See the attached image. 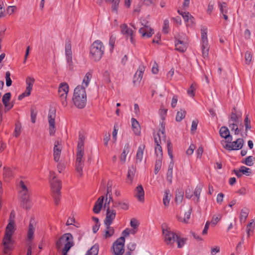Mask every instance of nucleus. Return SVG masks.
<instances>
[{
  "mask_svg": "<svg viewBox=\"0 0 255 255\" xmlns=\"http://www.w3.org/2000/svg\"><path fill=\"white\" fill-rule=\"evenodd\" d=\"M144 71V67L143 66H140L139 67L138 69L136 72V73L134 74L133 82L134 85H136V84H138L141 81L143 73Z\"/></svg>",
  "mask_w": 255,
  "mask_h": 255,
  "instance_id": "nucleus-14",
  "label": "nucleus"
},
{
  "mask_svg": "<svg viewBox=\"0 0 255 255\" xmlns=\"http://www.w3.org/2000/svg\"><path fill=\"white\" fill-rule=\"evenodd\" d=\"M220 136L227 139V142H231L232 140V136L230 134V131L227 127L223 126L219 130Z\"/></svg>",
  "mask_w": 255,
  "mask_h": 255,
  "instance_id": "nucleus-13",
  "label": "nucleus"
},
{
  "mask_svg": "<svg viewBox=\"0 0 255 255\" xmlns=\"http://www.w3.org/2000/svg\"><path fill=\"white\" fill-rule=\"evenodd\" d=\"M202 185H197L194 191L193 195L196 198V199L195 200L194 198L193 200L196 203H198L199 202L200 196L202 191Z\"/></svg>",
  "mask_w": 255,
  "mask_h": 255,
  "instance_id": "nucleus-29",
  "label": "nucleus"
},
{
  "mask_svg": "<svg viewBox=\"0 0 255 255\" xmlns=\"http://www.w3.org/2000/svg\"><path fill=\"white\" fill-rule=\"evenodd\" d=\"M162 164V159H157L155 163L154 173L157 174L161 168Z\"/></svg>",
  "mask_w": 255,
  "mask_h": 255,
  "instance_id": "nucleus-49",
  "label": "nucleus"
},
{
  "mask_svg": "<svg viewBox=\"0 0 255 255\" xmlns=\"http://www.w3.org/2000/svg\"><path fill=\"white\" fill-rule=\"evenodd\" d=\"M130 224L131 227L133 228L137 229L139 223L135 219L132 218L130 220Z\"/></svg>",
  "mask_w": 255,
  "mask_h": 255,
  "instance_id": "nucleus-63",
  "label": "nucleus"
},
{
  "mask_svg": "<svg viewBox=\"0 0 255 255\" xmlns=\"http://www.w3.org/2000/svg\"><path fill=\"white\" fill-rule=\"evenodd\" d=\"M139 32L143 37L146 36L147 37H151L153 33V29L146 24L144 27L139 29Z\"/></svg>",
  "mask_w": 255,
  "mask_h": 255,
  "instance_id": "nucleus-16",
  "label": "nucleus"
},
{
  "mask_svg": "<svg viewBox=\"0 0 255 255\" xmlns=\"http://www.w3.org/2000/svg\"><path fill=\"white\" fill-rule=\"evenodd\" d=\"M229 122H233V123H241V126H242V119L241 116L240 115H237L234 111H233L231 113L230 120L229 121Z\"/></svg>",
  "mask_w": 255,
  "mask_h": 255,
  "instance_id": "nucleus-27",
  "label": "nucleus"
},
{
  "mask_svg": "<svg viewBox=\"0 0 255 255\" xmlns=\"http://www.w3.org/2000/svg\"><path fill=\"white\" fill-rule=\"evenodd\" d=\"M175 49L180 52H184L187 48V45L183 41L177 40L175 42Z\"/></svg>",
  "mask_w": 255,
  "mask_h": 255,
  "instance_id": "nucleus-20",
  "label": "nucleus"
},
{
  "mask_svg": "<svg viewBox=\"0 0 255 255\" xmlns=\"http://www.w3.org/2000/svg\"><path fill=\"white\" fill-rule=\"evenodd\" d=\"M245 59L246 61V63L249 64L252 61V55L251 53L249 51H247L245 53Z\"/></svg>",
  "mask_w": 255,
  "mask_h": 255,
  "instance_id": "nucleus-61",
  "label": "nucleus"
},
{
  "mask_svg": "<svg viewBox=\"0 0 255 255\" xmlns=\"http://www.w3.org/2000/svg\"><path fill=\"white\" fill-rule=\"evenodd\" d=\"M37 113L34 111V110L31 109L30 110V116H31V121L32 123H35L36 121Z\"/></svg>",
  "mask_w": 255,
  "mask_h": 255,
  "instance_id": "nucleus-64",
  "label": "nucleus"
},
{
  "mask_svg": "<svg viewBox=\"0 0 255 255\" xmlns=\"http://www.w3.org/2000/svg\"><path fill=\"white\" fill-rule=\"evenodd\" d=\"M198 124V121L197 120H194L192 122L191 132L194 133V132L197 129V126Z\"/></svg>",
  "mask_w": 255,
  "mask_h": 255,
  "instance_id": "nucleus-62",
  "label": "nucleus"
},
{
  "mask_svg": "<svg viewBox=\"0 0 255 255\" xmlns=\"http://www.w3.org/2000/svg\"><path fill=\"white\" fill-rule=\"evenodd\" d=\"M51 189L52 192H56V189H58L59 186V192L61 189V183L59 179H55V180H51Z\"/></svg>",
  "mask_w": 255,
  "mask_h": 255,
  "instance_id": "nucleus-23",
  "label": "nucleus"
},
{
  "mask_svg": "<svg viewBox=\"0 0 255 255\" xmlns=\"http://www.w3.org/2000/svg\"><path fill=\"white\" fill-rule=\"evenodd\" d=\"M65 52L66 61L70 69L72 68V52L71 50V44L69 40L66 41L65 46Z\"/></svg>",
  "mask_w": 255,
  "mask_h": 255,
  "instance_id": "nucleus-11",
  "label": "nucleus"
},
{
  "mask_svg": "<svg viewBox=\"0 0 255 255\" xmlns=\"http://www.w3.org/2000/svg\"><path fill=\"white\" fill-rule=\"evenodd\" d=\"M56 192H52V196L54 199V203L56 205H58L59 204L60 201L61 192H59V187L58 189H56Z\"/></svg>",
  "mask_w": 255,
  "mask_h": 255,
  "instance_id": "nucleus-34",
  "label": "nucleus"
},
{
  "mask_svg": "<svg viewBox=\"0 0 255 255\" xmlns=\"http://www.w3.org/2000/svg\"><path fill=\"white\" fill-rule=\"evenodd\" d=\"M221 219V216L220 214L218 215L217 216H214L211 221L212 225L213 226H215Z\"/></svg>",
  "mask_w": 255,
  "mask_h": 255,
  "instance_id": "nucleus-57",
  "label": "nucleus"
},
{
  "mask_svg": "<svg viewBox=\"0 0 255 255\" xmlns=\"http://www.w3.org/2000/svg\"><path fill=\"white\" fill-rule=\"evenodd\" d=\"M110 200L107 203V201H106V203L105 204V207H107V212H106V217L104 220V224L105 225H111L114 220L116 218V212L114 209H111L110 208L109 204L111 200H112V197L111 195H109ZM107 200V198L106 199Z\"/></svg>",
  "mask_w": 255,
  "mask_h": 255,
  "instance_id": "nucleus-6",
  "label": "nucleus"
},
{
  "mask_svg": "<svg viewBox=\"0 0 255 255\" xmlns=\"http://www.w3.org/2000/svg\"><path fill=\"white\" fill-rule=\"evenodd\" d=\"M219 8L222 13H227L228 10L227 9V4L226 2L219 3Z\"/></svg>",
  "mask_w": 255,
  "mask_h": 255,
  "instance_id": "nucleus-52",
  "label": "nucleus"
},
{
  "mask_svg": "<svg viewBox=\"0 0 255 255\" xmlns=\"http://www.w3.org/2000/svg\"><path fill=\"white\" fill-rule=\"evenodd\" d=\"M129 145L128 143H127L125 146L124 150L121 154V160L123 161V162H125L126 161V157L128 154V153L129 152Z\"/></svg>",
  "mask_w": 255,
  "mask_h": 255,
  "instance_id": "nucleus-32",
  "label": "nucleus"
},
{
  "mask_svg": "<svg viewBox=\"0 0 255 255\" xmlns=\"http://www.w3.org/2000/svg\"><path fill=\"white\" fill-rule=\"evenodd\" d=\"M56 110L55 108H50L49 110L48 119L49 124H55Z\"/></svg>",
  "mask_w": 255,
  "mask_h": 255,
  "instance_id": "nucleus-24",
  "label": "nucleus"
},
{
  "mask_svg": "<svg viewBox=\"0 0 255 255\" xmlns=\"http://www.w3.org/2000/svg\"><path fill=\"white\" fill-rule=\"evenodd\" d=\"M195 88L194 86V84H192L187 90L188 95L190 97H194L195 95Z\"/></svg>",
  "mask_w": 255,
  "mask_h": 255,
  "instance_id": "nucleus-59",
  "label": "nucleus"
},
{
  "mask_svg": "<svg viewBox=\"0 0 255 255\" xmlns=\"http://www.w3.org/2000/svg\"><path fill=\"white\" fill-rule=\"evenodd\" d=\"M144 149V145H140L137 149L136 154V162H141L142 159L143 155V150Z\"/></svg>",
  "mask_w": 255,
  "mask_h": 255,
  "instance_id": "nucleus-26",
  "label": "nucleus"
},
{
  "mask_svg": "<svg viewBox=\"0 0 255 255\" xmlns=\"http://www.w3.org/2000/svg\"><path fill=\"white\" fill-rule=\"evenodd\" d=\"M5 80L6 86H10L12 84V81L10 79V73L9 71H7L5 73Z\"/></svg>",
  "mask_w": 255,
  "mask_h": 255,
  "instance_id": "nucleus-55",
  "label": "nucleus"
},
{
  "mask_svg": "<svg viewBox=\"0 0 255 255\" xmlns=\"http://www.w3.org/2000/svg\"><path fill=\"white\" fill-rule=\"evenodd\" d=\"M85 136L82 132H79L78 142L77 147L76 158L75 162L76 171L79 177L83 175V168L84 166L85 158L84 157Z\"/></svg>",
  "mask_w": 255,
  "mask_h": 255,
  "instance_id": "nucleus-1",
  "label": "nucleus"
},
{
  "mask_svg": "<svg viewBox=\"0 0 255 255\" xmlns=\"http://www.w3.org/2000/svg\"><path fill=\"white\" fill-rule=\"evenodd\" d=\"M91 78L92 74L90 72H87L84 77L82 85L84 86V89L88 87Z\"/></svg>",
  "mask_w": 255,
  "mask_h": 255,
  "instance_id": "nucleus-35",
  "label": "nucleus"
},
{
  "mask_svg": "<svg viewBox=\"0 0 255 255\" xmlns=\"http://www.w3.org/2000/svg\"><path fill=\"white\" fill-rule=\"evenodd\" d=\"M125 238L121 237L118 239L113 245V249L115 255H122L124 253Z\"/></svg>",
  "mask_w": 255,
  "mask_h": 255,
  "instance_id": "nucleus-8",
  "label": "nucleus"
},
{
  "mask_svg": "<svg viewBox=\"0 0 255 255\" xmlns=\"http://www.w3.org/2000/svg\"><path fill=\"white\" fill-rule=\"evenodd\" d=\"M136 172V167L133 165H131L128 168L127 182L129 184H131L132 182L133 179L134 177L135 173Z\"/></svg>",
  "mask_w": 255,
  "mask_h": 255,
  "instance_id": "nucleus-17",
  "label": "nucleus"
},
{
  "mask_svg": "<svg viewBox=\"0 0 255 255\" xmlns=\"http://www.w3.org/2000/svg\"><path fill=\"white\" fill-rule=\"evenodd\" d=\"M201 33L202 43H208L207 39V28L203 27L201 29Z\"/></svg>",
  "mask_w": 255,
  "mask_h": 255,
  "instance_id": "nucleus-38",
  "label": "nucleus"
},
{
  "mask_svg": "<svg viewBox=\"0 0 255 255\" xmlns=\"http://www.w3.org/2000/svg\"><path fill=\"white\" fill-rule=\"evenodd\" d=\"M209 49V48L208 46V43H202V55L204 58L207 57L208 56Z\"/></svg>",
  "mask_w": 255,
  "mask_h": 255,
  "instance_id": "nucleus-47",
  "label": "nucleus"
},
{
  "mask_svg": "<svg viewBox=\"0 0 255 255\" xmlns=\"http://www.w3.org/2000/svg\"><path fill=\"white\" fill-rule=\"evenodd\" d=\"M64 244L63 255H67V253L73 245V237L71 234H65L61 236L56 242V247L60 249Z\"/></svg>",
  "mask_w": 255,
  "mask_h": 255,
  "instance_id": "nucleus-5",
  "label": "nucleus"
},
{
  "mask_svg": "<svg viewBox=\"0 0 255 255\" xmlns=\"http://www.w3.org/2000/svg\"><path fill=\"white\" fill-rule=\"evenodd\" d=\"M249 212V209L246 208H245L241 210L240 217L241 221H242L243 220L245 221L246 220L248 216Z\"/></svg>",
  "mask_w": 255,
  "mask_h": 255,
  "instance_id": "nucleus-43",
  "label": "nucleus"
},
{
  "mask_svg": "<svg viewBox=\"0 0 255 255\" xmlns=\"http://www.w3.org/2000/svg\"><path fill=\"white\" fill-rule=\"evenodd\" d=\"M134 196L139 201L141 202H144V191L141 185H139L136 187Z\"/></svg>",
  "mask_w": 255,
  "mask_h": 255,
  "instance_id": "nucleus-15",
  "label": "nucleus"
},
{
  "mask_svg": "<svg viewBox=\"0 0 255 255\" xmlns=\"http://www.w3.org/2000/svg\"><path fill=\"white\" fill-rule=\"evenodd\" d=\"M69 91V86L66 83H61L58 89V94L63 106L67 105V96Z\"/></svg>",
  "mask_w": 255,
  "mask_h": 255,
  "instance_id": "nucleus-9",
  "label": "nucleus"
},
{
  "mask_svg": "<svg viewBox=\"0 0 255 255\" xmlns=\"http://www.w3.org/2000/svg\"><path fill=\"white\" fill-rule=\"evenodd\" d=\"M131 121V126L134 133L136 135H139L140 133V127L138 122L134 118H132Z\"/></svg>",
  "mask_w": 255,
  "mask_h": 255,
  "instance_id": "nucleus-21",
  "label": "nucleus"
},
{
  "mask_svg": "<svg viewBox=\"0 0 255 255\" xmlns=\"http://www.w3.org/2000/svg\"><path fill=\"white\" fill-rule=\"evenodd\" d=\"M169 27V21L167 19H165L163 22V26L162 28V31L164 33L167 34L168 31V28Z\"/></svg>",
  "mask_w": 255,
  "mask_h": 255,
  "instance_id": "nucleus-60",
  "label": "nucleus"
},
{
  "mask_svg": "<svg viewBox=\"0 0 255 255\" xmlns=\"http://www.w3.org/2000/svg\"><path fill=\"white\" fill-rule=\"evenodd\" d=\"M73 102L77 108L83 109L86 106L87 102V96L85 89L83 86H78L74 89Z\"/></svg>",
  "mask_w": 255,
  "mask_h": 255,
  "instance_id": "nucleus-3",
  "label": "nucleus"
},
{
  "mask_svg": "<svg viewBox=\"0 0 255 255\" xmlns=\"http://www.w3.org/2000/svg\"><path fill=\"white\" fill-rule=\"evenodd\" d=\"M183 19L187 22V26H192L194 24V17L189 12L184 16Z\"/></svg>",
  "mask_w": 255,
  "mask_h": 255,
  "instance_id": "nucleus-36",
  "label": "nucleus"
},
{
  "mask_svg": "<svg viewBox=\"0 0 255 255\" xmlns=\"http://www.w3.org/2000/svg\"><path fill=\"white\" fill-rule=\"evenodd\" d=\"M114 207L116 208H120L125 210H127L128 208V204L126 202L122 201H119L118 202H116L115 203V205H114Z\"/></svg>",
  "mask_w": 255,
  "mask_h": 255,
  "instance_id": "nucleus-44",
  "label": "nucleus"
},
{
  "mask_svg": "<svg viewBox=\"0 0 255 255\" xmlns=\"http://www.w3.org/2000/svg\"><path fill=\"white\" fill-rule=\"evenodd\" d=\"M61 145L58 141H55L53 149L54 160L55 162H58L60 159L61 152Z\"/></svg>",
  "mask_w": 255,
  "mask_h": 255,
  "instance_id": "nucleus-12",
  "label": "nucleus"
},
{
  "mask_svg": "<svg viewBox=\"0 0 255 255\" xmlns=\"http://www.w3.org/2000/svg\"><path fill=\"white\" fill-rule=\"evenodd\" d=\"M162 233L164 236V242L168 245H173L176 241L178 236L169 229H162Z\"/></svg>",
  "mask_w": 255,
  "mask_h": 255,
  "instance_id": "nucleus-10",
  "label": "nucleus"
},
{
  "mask_svg": "<svg viewBox=\"0 0 255 255\" xmlns=\"http://www.w3.org/2000/svg\"><path fill=\"white\" fill-rule=\"evenodd\" d=\"M21 131V126L19 124L16 123L15 124V127L14 129V136L15 137H18Z\"/></svg>",
  "mask_w": 255,
  "mask_h": 255,
  "instance_id": "nucleus-58",
  "label": "nucleus"
},
{
  "mask_svg": "<svg viewBox=\"0 0 255 255\" xmlns=\"http://www.w3.org/2000/svg\"><path fill=\"white\" fill-rule=\"evenodd\" d=\"M160 126H161V128H159V132H161L163 139L165 140V138H166V135L165 134V124L163 122H162L160 124Z\"/></svg>",
  "mask_w": 255,
  "mask_h": 255,
  "instance_id": "nucleus-56",
  "label": "nucleus"
},
{
  "mask_svg": "<svg viewBox=\"0 0 255 255\" xmlns=\"http://www.w3.org/2000/svg\"><path fill=\"white\" fill-rule=\"evenodd\" d=\"M104 200V197L101 196L99 197V199L97 200L93 208V212L95 213L98 214L100 212L103 206Z\"/></svg>",
  "mask_w": 255,
  "mask_h": 255,
  "instance_id": "nucleus-19",
  "label": "nucleus"
},
{
  "mask_svg": "<svg viewBox=\"0 0 255 255\" xmlns=\"http://www.w3.org/2000/svg\"><path fill=\"white\" fill-rule=\"evenodd\" d=\"M14 211H12L10 213L9 223L6 227L5 234L2 242V244H3L4 246L5 251L7 249H11V245L13 243V240L11 239V237L15 230V228L14 221L13 220H12V218H14Z\"/></svg>",
  "mask_w": 255,
  "mask_h": 255,
  "instance_id": "nucleus-2",
  "label": "nucleus"
},
{
  "mask_svg": "<svg viewBox=\"0 0 255 255\" xmlns=\"http://www.w3.org/2000/svg\"><path fill=\"white\" fill-rule=\"evenodd\" d=\"M34 81L35 79L33 78L28 77L26 78V83L27 87L25 90L26 91V93L28 94V95H30Z\"/></svg>",
  "mask_w": 255,
  "mask_h": 255,
  "instance_id": "nucleus-22",
  "label": "nucleus"
},
{
  "mask_svg": "<svg viewBox=\"0 0 255 255\" xmlns=\"http://www.w3.org/2000/svg\"><path fill=\"white\" fill-rule=\"evenodd\" d=\"M106 2L112 3V11L118 13V9L120 0H105Z\"/></svg>",
  "mask_w": 255,
  "mask_h": 255,
  "instance_id": "nucleus-33",
  "label": "nucleus"
},
{
  "mask_svg": "<svg viewBox=\"0 0 255 255\" xmlns=\"http://www.w3.org/2000/svg\"><path fill=\"white\" fill-rule=\"evenodd\" d=\"M186 241V239L185 238H180L178 236L176 240V241L177 242L178 248H181L185 244Z\"/></svg>",
  "mask_w": 255,
  "mask_h": 255,
  "instance_id": "nucleus-54",
  "label": "nucleus"
},
{
  "mask_svg": "<svg viewBox=\"0 0 255 255\" xmlns=\"http://www.w3.org/2000/svg\"><path fill=\"white\" fill-rule=\"evenodd\" d=\"M239 123H230L229 124V127L231 128V130H234L235 131V134H239L240 132V130L238 128V124Z\"/></svg>",
  "mask_w": 255,
  "mask_h": 255,
  "instance_id": "nucleus-50",
  "label": "nucleus"
},
{
  "mask_svg": "<svg viewBox=\"0 0 255 255\" xmlns=\"http://www.w3.org/2000/svg\"><path fill=\"white\" fill-rule=\"evenodd\" d=\"M255 158L253 156H249L247 157L244 161H242V163L245 164L246 165L251 166L254 165V161Z\"/></svg>",
  "mask_w": 255,
  "mask_h": 255,
  "instance_id": "nucleus-42",
  "label": "nucleus"
},
{
  "mask_svg": "<svg viewBox=\"0 0 255 255\" xmlns=\"http://www.w3.org/2000/svg\"><path fill=\"white\" fill-rule=\"evenodd\" d=\"M154 139L156 145H158V144L160 145L161 140L165 142V140L163 139L162 134L159 132H158L156 134H154ZM165 140H166V138H165Z\"/></svg>",
  "mask_w": 255,
  "mask_h": 255,
  "instance_id": "nucleus-46",
  "label": "nucleus"
},
{
  "mask_svg": "<svg viewBox=\"0 0 255 255\" xmlns=\"http://www.w3.org/2000/svg\"><path fill=\"white\" fill-rule=\"evenodd\" d=\"M121 32L124 34H131L133 31L128 27L126 24H123L121 25Z\"/></svg>",
  "mask_w": 255,
  "mask_h": 255,
  "instance_id": "nucleus-39",
  "label": "nucleus"
},
{
  "mask_svg": "<svg viewBox=\"0 0 255 255\" xmlns=\"http://www.w3.org/2000/svg\"><path fill=\"white\" fill-rule=\"evenodd\" d=\"M21 205L26 210L30 209L31 206L30 197H21Z\"/></svg>",
  "mask_w": 255,
  "mask_h": 255,
  "instance_id": "nucleus-25",
  "label": "nucleus"
},
{
  "mask_svg": "<svg viewBox=\"0 0 255 255\" xmlns=\"http://www.w3.org/2000/svg\"><path fill=\"white\" fill-rule=\"evenodd\" d=\"M106 229L104 231V237L105 239H107L112 237L115 232L114 229L111 227V225H105Z\"/></svg>",
  "mask_w": 255,
  "mask_h": 255,
  "instance_id": "nucleus-28",
  "label": "nucleus"
},
{
  "mask_svg": "<svg viewBox=\"0 0 255 255\" xmlns=\"http://www.w3.org/2000/svg\"><path fill=\"white\" fill-rule=\"evenodd\" d=\"M3 175L4 178L9 179L14 176V172L10 168L4 167Z\"/></svg>",
  "mask_w": 255,
  "mask_h": 255,
  "instance_id": "nucleus-30",
  "label": "nucleus"
},
{
  "mask_svg": "<svg viewBox=\"0 0 255 255\" xmlns=\"http://www.w3.org/2000/svg\"><path fill=\"white\" fill-rule=\"evenodd\" d=\"M105 47L99 40L95 41L90 47V56L95 61H99L103 56Z\"/></svg>",
  "mask_w": 255,
  "mask_h": 255,
  "instance_id": "nucleus-4",
  "label": "nucleus"
},
{
  "mask_svg": "<svg viewBox=\"0 0 255 255\" xmlns=\"http://www.w3.org/2000/svg\"><path fill=\"white\" fill-rule=\"evenodd\" d=\"M240 169L241 170V171L242 172V173L243 174H245L247 176H249L251 173V170L246 166H242Z\"/></svg>",
  "mask_w": 255,
  "mask_h": 255,
  "instance_id": "nucleus-53",
  "label": "nucleus"
},
{
  "mask_svg": "<svg viewBox=\"0 0 255 255\" xmlns=\"http://www.w3.org/2000/svg\"><path fill=\"white\" fill-rule=\"evenodd\" d=\"M227 142L224 140L221 141V144L223 146L228 150H239L241 149L244 143L243 138H238L236 141L232 142H229L230 144L227 143Z\"/></svg>",
  "mask_w": 255,
  "mask_h": 255,
  "instance_id": "nucleus-7",
  "label": "nucleus"
},
{
  "mask_svg": "<svg viewBox=\"0 0 255 255\" xmlns=\"http://www.w3.org/2000/svg\"><path fill=\"white\" fill-rule=\"evenodd\" d=\"M255 228V225L254 224V221L253 220L252 222L248 223L247 226V232L248 234V237H250V233L253 232Z\"/></svg>",
  "mask_w": 255,
  "mask_h": 255,
  "instance_id": "nucleus-51",
  "label": "nucleus"
},
{
  "mask_svg": "<svg viewBox=\"0 0 255 255\" xmlns=\"http://www.w3.org/2000/svg\"><path fill=\"white\" fill-rule=\"evenodd\" d=\"M11 94L10 93H6L2 97V101L4 107H7L8 104H10L9 101L10 99Z\"/></svg>",
  "mask_w": 255,
  "mask_h": 255,
  "instance_id": "nucleus-45",
  "label": "nucleus"
},
{
  "mask_svg": "<svg viewBox=\"0 0 255 255\" xmlns=\"http://www.w3.org/2000/svg\"><path fill=\"white\" fill-rule=\"evenodd\" d=\"M99 247L97 244L93 246L86 253L85 255H98Z\"/></svg>",
  "mask_w": 255,
  "mask_h": 255,
  "instance_id": "nucleus-31",
  "label": "nucleus"
},
{
  "mask_svg": "<svg viewBox=\"0 0 255 255\" xmlns=\"http://www.w3.org/2000/svg\"><path fill=\"white\" fill-rule=\"evenodd\" d=\"M186 112L185 110L181 109L177 113L176 116V121L177 122L181 121L185 117Z\"/></svg>",
  "mask_w": 255,
  "mask_h": 255,
  "instance_id": "nucleus-41",
  "label": "nucleus"
},
{
  "mask_svg": "<svg viewBox=\"0 0 255 255\" xmlns=\"http://www.w3.org/2000/svg\"><path fill=\"white\" fill-rule=\"evenodd\" d=\"M34 224V220L33 219H31L29 222L28 230L27 231V239L28 241H31L33 238V235L35 231Z\"/></svg>",
  "mask_w": 255,
  "mask_h": 255,
  "instance_id": "nucleus-18",
  "label": "nucleus"
},
{
  "mask_svg": "<svg viewBox=\"0 0 255 255\" xmlns=\"http://www.w3.org/2000/svg\"><path fill=\"white\" fill-rule=\"evenodd\" d=\"M170 191L169 190L167 189L164 192V195L163 199V204L165 206H168L169 203L170 199Z\"/></svg>",
  "mask_w": 255,
  "mask_h": 255,
  "instance_id": "nucleus-37",
  "label": "nucleus"
},
{
  "mask_svg": "<svg viewBox=\"0 0 255 255\" xmlns=\"http://www.w3.org/2000/svg\"><path fill=\"white\" fill-rule=\"evenodd\" d=\"M155 153L156 155L157 159H162V149L160 144H158L155 147Z\"/></svg>",
  "mask_w": 255,
  "mask_h": 255,
  "instance_id": "nucleus-40",
  "label": "nucleus"
},
{
  "mask_svg": "<svg viewBox=\"0 0 255 255\" xmlns=\"http://www.w3.org/2000/svg\"><path fill=\"white\" fill-rule=\"evenodd\" d=\"M184 196V192L182 191H179L176 193L175 201L177 203H180L182 202Z\"/></svg>",
  "mask_w": 255,
  "mask_h": 255,
  "instance_id": "nucleus-48",
  "label": "nucleus"
}]
</instances>
